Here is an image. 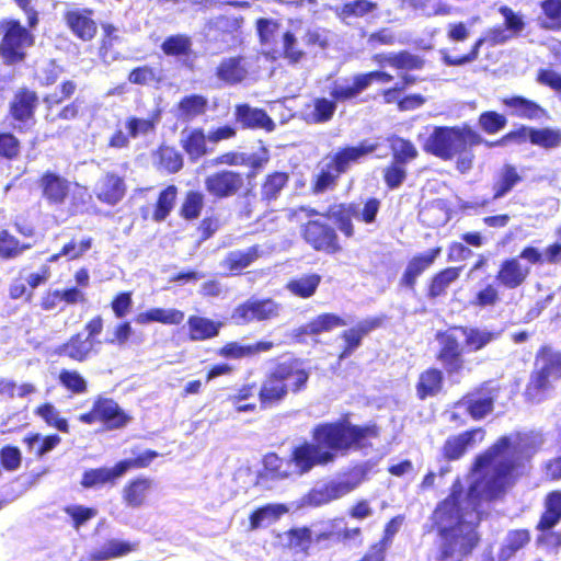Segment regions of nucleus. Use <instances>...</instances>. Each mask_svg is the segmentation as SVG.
I'll return each instance as SVG.
<instances>
[{"label":"nucleus","instance_id":"nucleus-46","mask_svg":"<svg viewBox=\"0 0 561 561\" xmlns=\"http://www.w3.org/2000/svg\"><path fill=\"white\" fill-rule=\"evenodd\" d=\"M207 141L208 138L204 129L195 127L181 139V147L188 159L192 162H196L209 152Z\"/></svg>","mask_w":561,"mask_h":561},{"label":"nucleus","instance_id":"nucleus-24","mask_svg":"<svg viewBox=\"0 0 561 561\" xmlns=\"http://www.w3.org/2000/svg\"><path fill=\"white\" fill-rule=\"evenodd\" d=\"M386 320V316L367 318L359 321L355 327L343 331L341 337L344 341V345L337 356L339 359L342 360L350 357L360 346L363 337L371 331L381 328Z\"/></svg>","mask_w":561,"mask_h":561},{"label":"nucleus","instance_id":"nucleus-20","mask_svg":"<svg viewBox=\"0 0 561 561\" xmlns=\"http://www.w3.org/2000/svg\"><path fill=\"white\" fill-rule=\"evenodd\" d=\"M279 310V304L272 298L248 299L234 308L232 318L241 323L266 321L278 317Z\"/></svg>","mask_w":561,"mask_h":561},{"label":"nucleus","instance_id":"nucleus-32","mask_svg":"<svg viewBox=\"0 0 561 561\" xmlns=\"http://www.w3.org/2000/svg\"><path fill=\"white\" fill-rule=\"evenodd\" d=\"M126 192L124 178L115 172H106L95 188V196L102 204L115 206L123 201Z\"/></svg>","mask_w":561,"mask_h":561},{"label":"nucleus","instance_id":"nucleus-38","mask_svg":"<svg viewBox=\"0 0 561 561\" xmlns=\"http://www.w3.org/2000/svg\"><path fill=\"white\" fill-rule=\"evenodd\" d=\"M461 272V266H448L434 273L426 284V297L435 300L446 296L449 286L460 277Z\"/></svg>","mask_w":561,"mask_h":561},{"label":"nucleus","instance_id":"nucleus-50","mask_svg":"<svg viewBox=\"0 0 561 561\" xmlns=\"http://www.w3.org/2000/svg\"><path fill=\"white\" fill-rule=\"evenodd\" d=\"M208 99L203 94H188L180 99L176 104L179 117L183 121H192L203 116L208 111Z\"/></svg>","mask_w":561,"mask_h":561},{"label":"nucleus","instance_id":"nucleus-12","mask_svg":"<svg viewBox=\"0 0 561 561\" xmlns=\"http://www.w3.org/2000/svg\"><path fill=\"white\" fill-rule=\"evenodd\" d=\"M131 417L113 398L96 396L89 411L78 415V421L85 425L101 424L106 431L125 427Z\"/></svg>","mask_w":561,"mask_h":561},{"label":"nucleus","instance_id":"nucleus-58","mask_svg":"<svg viewBox=\"0 0 561 561\" xmlns=\"http://www.w3.org/2000/svg\"><path fill=\"white\" fill-rule=\"evenodd\" d=\"M542 19L539 26L548 31H561V0H541Z\"/></svg>","mask_w":561,"mask_h":561},{"label":"nucleus","instance_id":"nucleus-45","mask_svg":"<svg viewBox=\"0 0 561 561\" xmlns=\"http://www.w3.org/2000/svg\"><path fill=\"white\" fill-rule=\"evenodd\" d=\"M154 165L168 174H175L183 169V154L173 146L161 144L153 152Z\"/></svg>","mask_w":561,"mask_h":561},{"label":"nucleus","instance_id":"nucleus-11","mask_svg":"<svg viewBox=\"0 0 561 561\" xmlns=\"http://www.w3.org/2000/svg\"><path fill=\"white\" fill-rule=\"evenodd\" d=\"M0 56L5 65H16L26 57V48L32 47L35 37L20 20L4 19L0 22Z\"/></svg>","mask_w":561,"mask_h":561},{"label":"nucleus","instance_id":"nucleus-21","mask_svg":"<svg viewBox=\"0 0 561 561\" xmlns=\"http://www.w3.org/2000/svg\"><path fill=\"white\" fill-rule=\"evenodd\" d=\"M486 431L482 426L471 427L457 435L449 436L442 446V456L446 461H455L463 457L469 448L482 443Z\"/></svg>","mask_w":561,"mask_h":561},{"label":"nucleus","instance_id":"nucleus-61","mask_svg":"<svg viewBox=\"0 0 561 561\" xmlns=\"http://www.w3.org/2000/svg\"><path fill=\"white\" fill-rule=\"evenodd\" d=\"M289 458L284 459L276 453H267L263 457V472L271 479H286L291 474Z\"/></svg>","mask_w":561,"mask_h":561},{"label":"nucleus","instance_id":"nucleus-14","mask_svg":"<svg viewBox=\"0 0 561 561\" xmlns=\"http://www.w3.org/2000/svg\"><path fill=\"white\" fill-rule=\"evenodd\" d=\"M300 237L313 251L334 255L343 251L336 229L320 219H309L300 226Z\"/></svg>","mask_w":561,"mask_h":561},{"label":"nucleus","instance_id":"nucleus-37","mask_svg":"<svg viewBox=\"0 0 561 561\" xmlns=\"http://www.w3.org/2000/svg\"><path fill=\"white\" fill-rule=\"evenodd\" d=\"M542 507L536 529L547 533L561 522V490L549 491L543 497Z\"/></svg>","mask_w":561,"mask_h":561},{"label":"nucleus","instance_id":"nucleus-40","mask_svg":"<svg viewBox=\"0 0 561 561\" xmlns=\"http://www.w3.org/2000/svg\"><path fill=\"white\" fill-rule=\"evenodd\" d=\"M263 254L261 245L254 244L247 250H234L227 253L221 266L231 275H241L243 270L251 266Z\"/></svg>","mask_w":561,"mask_h":561},{"label":"nucleus","instance_id":"nucleus-18","mask_svg":"<svg viewBox=\"0 0 561 561\" xmlns=\"http://www.w3.org/2000/svg\"><path fill=\"white\" fill-rule=\"evenodd\" d=\"M62 20L70 33L81 42H91L98 34V22L91 8H72L62 13Z\"/></svg>","mask_w":561,"mask_h":561},{"label":"nucleus","instance_id":"nucleus-8","mask_svg":"<svg viewBox=\"0 0 561 561\" xmlns=\"http://www.w3.org/2000/svg\"><path fill=\"white\" fill-rule=\"evenodd\" d=\"M499 13L503 16V25H495L489 28L485 35L479 37L471 46L470 50L465 55L450 56L448 54H443V62L451 67L472 62L478 59L480 48L483 44H488L489 46L504 44L522 33L525 27V22L519 13L515 12L508 5H501L499 8Z\"/></svg>","mask_w":561,"mask_h":561},{"label":"nucleus","instance_id":"nucleus-62","mask_svg":"<svg viewBox=\"0 0 561 561\" xmlns=\"http://www.w3.org/2000/svg\"><path fill=\"white\" fill-rule=\"evenodd\" d=\"M340 176L341 174L328 161L324 168H322L312 179L310 190L313 194H322L329 190H333L336 186Z\"/></svg>","mask_w":561,"mask_h":561},{"label":"nucleus","instance_id":"nucleus-42","mask_svg":"<svg viewBox=\"0 0 561 561\" xmlns=\"http://www.w3.org/2000/svg\"><path fill=\"white\" fill-rule=\"evenodd\" d=\"M290 175L286 171L268 172L260 184V199L265 205L276 202L288 186Z\"/></svg>","mask_w":561,"mask_h":561},{"label":"nucleus","instance_id":"nucleus-22","mask_svg":"<svg viewBox=\"0 0 561 561\" xmlns=\"http://www.w3.org/2000/svg\"><path fill=\"white\" fill-rule=\"evenodd\" d=\"M270 161V153L266 147L261 148L260 154H251L247 156L243 152H238L234 150L226 151L215 157L211 160V165H228V167H239V165H248L250 171L247 173L248 179L254 178L259 171L263 170L265 165Z\"/></svg>","mask_w":561,"mask_h":561},{"label":"nucleus","instance_id":"nucleus-51","mask_svg":"<svg viewBox=\"0 0 561 561\" xmlns=\"http://www.w3.org/2000/svg\"><path fill=\"white\" fill-rule=\"evenodd\" d=\"M27 450L33 453L38 459L54 450L60 443L61 437L58 434H48L42 436L39 433H28L22 439Z\"/></svg>","mask_w":561,"mask_h":561},{"label":"nucleus","instance_id":"nucleus-57","mask_svg":"<svg viewBox=\"0 0 561 561\" xmlns=\"http://www.w3.org/2000/svg\"><path fill=\"white\" fill-rule=\"evenodd\" d=\"M34 414L43 420L48 426L68 434L70 426L67 419L59 415V411L51 402H43L34 409Z\"/></svg>","mask_w":561,"mask_h":561},{"label":"nucleus","instance_id":"nucleus-59","mask_svg":"<svg viewBox=\"0 0 561 561\" xmlns=\"http://www.w3.org/2000/svg\"><path fill=\"white\" fill-rule=\"evenodd\" d=\"M117 27L112 23L102 24V36L99 42L98 55L104 62L116 59L114 45L118 42Z\"/></svg>","mask_w":561,"mask_h":561},{"label":"nucleus","instance_id":"nucleus-39","mask_svg":"<svg viewBox=\"0 0 561 561\" xmlns=\"http://www.w3.org/2000/svg\"><path fill=\"white\" fill-rule=\"evenodd\" d=\"M366 479V471L362 467H354L346 471L342 479L324 484L331 501H336L356 490Z\"/></svg>","mask_w":561,"mask_h":561},{"label":"nucleus","instance_id":"nucleus-48","mask_svg":"<svg viewBox=\"0 0 561 561\" xmlns=\"http://www.w3.org/2000/svg\"><path fill=\"white\" fill-rule=\"evenodd\" d=\"M520 257L530 265H541L543 263L558 264L561 262V242H553L545 249V254L539 249L527 245L522 249Z\"/></svg>","mask_w":561,"mask_h":561},{"label":"nucleus","instance_id":"nucleus-31","mask_svg":"<svg viewBox=\"0 0 561 561\" xmlns=\"http://www.w3.org/2000/svg\"><path fill=\"white\" fill-rule=\"evenodd\" d=\"M275 347L273 341H257L253 344H240L237 341H229L216 350V355L224 359H242L266 353Z\"/></svg>","mask_w":561,"mask_h":561},{"label":"nucleus","instance_id":"nucleus-33","mask_svg":"<svg viewBox=\"0 0 561 561\" xmlns=\"http://www.w3.org/2000/svg\"><path fill=\"white\" fill-rule=\"evenodd\" d=\"M216 78L227 85H237L248 76L247 59L242 55L222 58L215 69Z\"/></svg>","mask_w":561,"mask_h":561},{"label":"nucleus","instance_id":"nucleus-13","mask_svg":"<svg viewBox=\"0 0 561 561\" xmlns=\"http://www.w3.org/2000/svg\"><path fill=\"white\" fill-rule=\"evenodd\" d=\"M247 174L232 169H220L208 174L204 180L206 192L214 199L221 201L238 195H249L252 188L245 187Z\"/></svg>","mask_w":561,"mask_h":561},{"label":"nucleus","instance_id":"nucleus-28","mask_svg":"<svg viewBox=\"0 0 561 561\" xmlns=\"http://www.w3.org/2000/svg\"><path fill=\"white\" fill-rule=\"evenodd\" d=\"M154 485V480L150 477L137 476L131 478L123 486V503L126 507L133 510L145 506Z\"/></svg>","mask_w":561,"mask_h":561},{"label":"nucleus","instance_id":"nucleus-29","mask_svg":"<svg viewBox=\"0 0 561 561\" xmlns=\"http://www.w3.org/2000/svg\"><path fill=\"white\" fill-rule=\"evenodd\" d=\"M95 353L96 345L90 339L84 337L81 332L72 334L55 350V354L59 357H65L76 363H84Z\"/></svg>","mask_w":561,"mask_h":561},{"label":"nucleus","instance_id":"nucleus-23","mask_svg":"<svg viewBox=\"0 0 561 561\" xmlns=\"http://www.w3.org/2000/svg\"><path fill=\"white\" fill-rule=\"evenodd\" d=\"M37 183L42 197L50 206L64 205L70 195L71 182L56 172L45 171Z\"/></svg>","mask_w":561,"mask_h":561},{"label":"nucleus","instance_id":"nucleus-9","mask_svg":"<svg viewBox=\"0 0 561 561\" xmlns=\"http://www.w3.org/2000/svg\"><path fill=\"white\" fill-rule=\"evenodd\" d=\"M561 379V352L549 345H541L535 356L524 394L534 400L552 388V383Z\"/></svg>","mask_w":561,"mask_h":561},{"label":"nucleus","instance_id":"nucleus-55","mask_svg":"<svg viewBox=\"0 0 561 561\" xmlns=\"http://www.w3.org/2000/svg\"><path fill=\"white\" fill-rule=\"evenodd\" d=\"M204 205V194L197 190H190L184 195L179 215L187 221L196 220L201 216Z\"/></svg>","mask_w":561,"mask_h":561},{"label":"nucleus","instance_id":"nucleus-19","mask_svg":"<svg viewBox=\"0 0 561 561\" xmlns=\"http://www.w3.org/2000/svg\"><path fill=\"white\" fill-rule=\"evenodd\" d=\"M442 251V247L437 245L427 251L412 255L400 276V287L414 290L419 277L434 265L435 261L440 256Z\"/></svg>","mask_w":561,"mask_h":561},{"label":"nucleus","instance_id":"nucleus-3","mask_svg":"<svg viewBox=\"0 0 561 561\" xmlns=\"http://www.w3.org/2000/svg\"><path fill=\"white\" fill-rule=\"evenodd\" d=\"M540 440L531 432L514 431L502 435L472 462L471 470L481 472L491 467L483 486L486 501L502 499L523 473L524 461H529L539 450Z\"/></svg>","mask_w":561,"mask_h":561},{"label":"nucleus","instance_id":"nucleus-56","mask_svg":"<svg viewBox=\"0 0 561 561\" xmlns=\"http://www.w3.org/2000/svg\"><path fill=\"white\" fill-rule=\"evenodd\" d=\"M32 244L22 243L8 229L0 230V259L13 260L30 250Z\"/></svg>","mask_w":561,"mask_h":561},{"label":"nucleus","instance_id":"nucleus-27","mask_svg":"<svg viewBox=\"0 0 561 561\" xmlns=\"http://www.w3.org/2000/svg\"><path fill=\"white\" fill-rule=\"evenodd\" d=\"M234 121L242 129H264L271 133L276 124L265 110L252 107L248 103H239L234 106Z\"/></svg>","mask_w":561,"mask_h":561},{"label":"nucleus","instance_id":"nucleus-52","mask_svg":"<svg viewBox=\"0 0 561 561\" xmlns=\"http://www.w3.org/2000/svg\"><path fill=\"white\" fill-rule=\"evenodd\" d=\"M57 381L70 396H82L89 390L88 380L77 369L61 368Z\"/></svg>","mask_w":561,"mask_h":561},{"label":"nucleus","instance_id":"nucleus-10","mask_svg":"<svg viewBox=\"0 0 561 561\" xmlns=\"http://www.w3.org/2000/svg\"><path fill=\"white\" fill-rule=\"evenodd\" d=\"M77 91V83L72 80H64L58 91L47 93L43 96L44 118L54 123L57 121H75L79 118L87 108L85 100L81 96L70 100Z\"/></svg>","mask_w":561,"mask_h":561},{"label":"nucleus","instance_id":"nucleus-41","mask_svg":"<svg viewBox=\"0 0 561 561\" xmlns=\"http://www.w3.org/2000/svg\"><path fill=\"white\" fill-rule=\"evenodd\" d=\"M187 337L192 342H203L215 339L222 328L221 321L192 314L187 318Z\"/></svg>","mask_w":561,"mask_h":561},{"label":"nucleus","instance_id":"nucleus-16","mask_svg":"<svg viewBox=\"0 0 561 561\" xmlns=\"http://www.w3.org/2000/svg\"><path fill=\"white\" fill-rule=\"evenodd\" d=\"M393 80V76L383 70H373L365 73H358L353 77L352 84L341 85L333 83L330 95L335 104L357 98L359 93L366 90L374 81L388 83Z\"/></svg>","mask_w":561,"mask_h":561},{"label":"nucleus","instance_id":"nucleus-15","mask_svg":"<svg viewBox=\"0 0 561 561\" xmlns=\"http://www.w3.org/2000/svg\"><path fill=\"white\" fill-rule=\"evenodd\" d=\"M497 397L499 387L486 380L466 392L455 405L465 408L472 420L480 421L494 411Z\"/></svg>","mask_w":561,"mask_h":561},{"label":"nucleus","instance_id":"nucleus-6","mask_svg":"<svg viewBox=\"0 0 561 561\" xmlns=\"http://www.w3.org/2000/svg\"><path fill=\"white\" fill-rule=\"evenodd\" d=\"M310 371L298 358L278 362L263 377L256 391L261 410L276 409L283 405L289 394H299L307 390Z\"/></svg>","mask_w":561,"mask_h":561},{"label":"nucleus","instance_id":"nucleus-25","mask_svg":"<svg viewBox=\"0 0 561 561\" xmlns=\"http://www.w3.org/2000/svg\"><path fill=\"white\" fill-rule=\"evenodd\" d=\"M38 105V94L26 87L16 90L9 103V116L19 124L34 121Z\"/></svg>","mask_w":561,"mask_h":561},{"label":"nucleus","instance_id":"nucleus-54","mask_svg":"<svg viewBox=\"0 0 561 561\" xmlns=\"http://www.w3.org/2000/svg\"><path fill=\"white\" fill-rule=\"evenodd\" d=\"M287 507L283 504H265L255 508L249 516V529L256 530L261 528L264 522H276Z\"/></svg>","mask_w":561,"mask_h":561},{"label":"nucleus","instance_id":"nucleus-4","mask_svg":"<svg viewBox=\"0 0 561 561\" xmlns=\"http://www.w3.org/2000/svg\"><path fill=\"white\" fill-rule=\"evenodd\" d=\"M531 127L519 125L504 134L496 140H484L483 137L470 125L460 126H435L432 133L422 144V149L427 154L434 156L443 161L456 159V169L465 174L469 172L474 162L472 148L484 145L488 148L504 147L512 144L530 142Z\"/></svg>","mask_w":561,"mask_h":561},{"label":"nucleus","instance_id":"nucleus-44","mask_svg":"<svg viewBox=\"0 0 561 561\" xmlns=\"http://www.w3.org/2000/svg\"><path fill=\"white\" fill-rule=\"evenodd\" d=\"M117 462L111 467L91 468L83 471L80 484L83 489L101 488L105 484L114 485L122 478Z\"/></svg>","mask_w":561,"mask_h":561},{"label":"nucleus","instance_id":"nucleus-5","mask_svg":"<svg viewBox=\"0 0 561 561\" xmlns=\"http://www.w3.org/2000/svg\"><path fill=\"white\" fill-rule=\"evenodd\" d=\"M462 496L463 488L456 480L432 513V525L440 538L436 561H462L480 541L477 530L463 519Z\"/></svg>","mask_w":561,"mask_h":561},{"label":"nucleus","instance_id":"nucleus-60","mask_svg":"<svg viewBox=\"0 0 561 561\" xmlns=\"http://www.w3.org/2000/svg\"><path fill=\"white\" fill-rule=\"evenodd\" d=\"M192 39L186 34L168 36L161 44L164 55L172 57L191 56L193 54Z\"/></svg>","mask_w":561,"mask_h":561},{"label":"nucleus","instance_id":"nucleus-34","mask_svg":"<svg viewBox=\"0 0 561 561\" xmlns=\"http://www.w3.org/2000/svg\"><path fill=\"white\" fill-rule=\"evenodd\" d=\"M346 321L339 314L324 312L297 328L295 331V336L299 341H304L306 336H313L330 332L333 329L344 327Z\"/></svg>","mask_w":561,"mask_h":561},{"label":"nucleus","instance_id":"nucleus-36","mask_svg":"<svg viewBox=\"0 0 561 561\" xmlns=\"http://www.w3.org/2000/svg\"><path fill=\"white\" fill-rule=\"evenodd\" d=\"M357 216V205L355 203H334L327 209L325 217L331 219L336 229L346 239H352L355 236V226L353 218Z\"/></svg>","mask_w":561,"mask_h":561},{"label":"nucleus","instance_id":"nucleus-17","mask_svg":"<svg viewBox=\"0 0 561 561\" xmlns=\"http://www.w3.org/2000/svg\"><path fill=\"white\" fill-rule=\"evenodd\" d=\"M520 252L516 256H510L502 260L497 266L494 275L497 286L506 290H514L524 286L530 274V264H523L520 262Z\"/></svg>","mask_w":561,"mask_h":561},{"label":"nucleus","instance_id":"nucleus-2","mask_svg":"<svg viewBox=\"0 0 561 561\" xmlns=\"http://www.w3.org/2000/svg\"><path fill=\"white\" fill-rule=\"evenodd\" d=\"M500 333L474 325L453 324L435 333L438 348L435 354L442 369L428 367L419 374L416 397L424 401L438 396L444 389V373L457 376L467 368V354L478 353L499 339Z\"/></svg>","mask_w":561,"mask_h":561},{"label":"nucleus","instance_id":"nucleus-1","mask_svg":"<svg viewBox=\"0 0 561 561\" xmlns=\"http://www.w3.org/2000/svg\"><path fill=\"white\" fill-rule=\"evenodd\" d=\"M312 440L295 445L289 454V462L300 476L317 466L335 461L337 455L373 448V440L380 436V427L374 423L354 424L345 413L334 421L321 422L311 430Z\"/></svg>","mask_w":561,"mask_h":561},{"label":"nucleus","instance_id":"nucleus-30","mask_svg":"<svg viewBox=\"0 0 561 561\" xmlns=\"http://www.w3.org/2000/svg\"><path fill=\"white\" fill-rule=\"evenodd\" d=\"M524 181V176L517 165L505 162L493 175L491 184L492 199H500L511 193Z\"/></svg>","mask_w":561,"mask_h":561},{"label":"nucleus","instance_id":"nucleus-53","mask_svg":"<svg viewBox=\"0 0 561 561\" xmlns=\"http://www.w3.org/2000/svg\"><path fill=\"white\" fill-rule=\"evenodd\" d=\"M176 196L178 187L173 184L160 191L153 205L151 219L156 222L165 220L174 207Z\"/></svg>","mask_w":561,"mask_h":561},{"label":"nucleus","instance_id":"nucleus-26","mask_svg":"<svg viewBox=\"0 0 561 561\" xmlns=\"http://www.w3.org/2000/svg\"><path fill=\"white\" fill-rule=\"evenodd\" d=\"M379 145L368 140H362L356 146H345L337 149L331 157L329 162L342 175L346 173L353 163L358 162L362 158L375 152Z\"/></svg>","mask_w":561,"mask_h":561},{"label":"nucleus","instance_id":"nucleus-35","mask_svg":"<svg viewBox=\"0 0 561 561\" xmlns=\"http://www.w3.org/2000/svg\"><path fill=\"white\" fill-rule=\"evenodd\" d=\"M501 102L506 108L511 110V115L522 119L537 121L548 116L543 106L523 95L503 98Z\"/></svg>","mask_w":561,"mask_h":561},{"label":"nucleus","instance_id":"nucleus-49","mask_svg":"<svg viewBox=\"0 0 561 561\" xmlns=\"http://www.w3.org/2000/svg\"><path fill=\"white\" fill-rule=\"evenodd\" d=\"M138 542L111 539L105 547L89 554V561H107L127 556L137 550Z\"/></svg>","mask_w":561,"mask_h":561},{"label":"nucleus","instance_id":"nucleus-7","mask_svg":"<svg viewBox=\"0 0 561 561\" xmlns=\"http://www.w3.org/2000/svg\"><path fill=\"white\" fill-rule=\"evenodd\" d=\"M330 529L321 530L313 534L309 526H300L289 528L284 533L286 541L284 549L293 557L307 558L311 554V550L322 551L330 549L334 543H347L351 541H363V530L360 527H343L346 525L345 518L336 516L328 522Z\"/></svg>","mask_w":561,"mask_h":561},{"label":"nucleus","instance_id":"nucleus-43","mask_svg":"<svg viewBox=\"0 0 561 561\" xmlns=\"http://www.w3.org/2000/svg\"><path fill=\"white\" fill-rule=\"evenodd\" d=\"M185 314L182 310L175 308H150L135 316L134 321L137 324L146 325L152 322L164 325H180L184 321Z\"/></svg>","mask_w":561,"mask_h":561},{"label":"nucleus","instance_id":"nucleus-64","mask_svg":"<svg viewBox=\"0 0 561 561\" xmlns=\"http://www.w3.org/2000/svg\"><path fill=\"white\" fill-rule=\"evenodd\" d=\"M530 144L545 149L558 148L561 146V130L550 127H531Z\"/></svg>","mask_w":561,"mask_h":561},{"label":"nucleus","instance_id":"nucleus-63","mask_svg":"<svg viewBox=\"0 0 561 561\" xmlns=\"http://www.w3.org/2000/svg\"><path fill=\"white\" fill-rule=\"evenodd\" d=\"M500 288L495 280L485 284L474 293L470 304L479 309L495 307L501 301Z\"/></svg>","mask_w":561,"mask_h":561},{"label":"nucleus","instance_id":"nucleus-47","mask_svg":"<svg viewBox=\"0 0 561 561\" xmlns=\"http://www.w3.org/2000/svg\"><path fill=\"white\" fill-rule=\"evenodd\" d=\"M321 282L320 274L308 273L290 278L285 287L293 296L309 299L314 296Z\"/></svg>","mask_w":561,"mask_h":561}]
</instances>
